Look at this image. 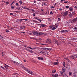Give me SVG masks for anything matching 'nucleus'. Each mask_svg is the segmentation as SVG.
<instances>
[{
  "label": "nucleus",
  "instance_id": "obj_62",
  "mask_svg": "<svg viewBox=\"0 0 77 77\" xmlns=\"http://www.w3.org/2000/svg\"><path fill=\"white\" fill-rule=\"evenodd\" d=\"M43 5H45V6H47V4L45 3H44Z\"/></svg>",
  "mask_w": 77,
  "mask_h": 77
},
{
  "label": "nucleus",
  "instance_id": "obj_36",
  "mask_svg": "<svg viewBox=\"0 0 77 77\" xmlns=\"http://www.w3.org/2000/svg\"><path fill=\"white\" fill-rule=\"evenodd\" d=\"M28 48H30L31 50H32V48L30 47H27Z\"/></svg>",
  "mask_w": 77,
  "mask_h": 77
},
{
  "label": "nucleus",
  "instance_id": "obj_45",
  "mask_svg": "<svg viewBox=\"0 0 77 77\" xmlns=\"http://www.w3.org/2000/svg\"><path fill=\"white\" fill-rule=\"evenodd\" d=\"M19 3H20V4H22V3H23V2H22V1H19Z\"/></svg>",
  "mask_w": 77,
  "mask_h": 77
},
{
  "label": "nucleus",
  "instance_id": "obj_35",
  "mask_svg": "<svg viewBox=\"0 0 77 77\" xmlns=\"http://www.w3.org/2000/svg\"><path fill=\"white\" fill-rule=\"evenodd\" d=\"M5 3L7 5H9V2H6Z\"/></svg>",
  "mask_w": 77,
  "mask_h": 77
},
{
  "label": "nucleus",
  "instance_id": "obj_5",
  "mask_svg": "<svg viewBox=\"0 0 77 77\" xmlns=\"http://www.w3.org/2000/svg\"><path fill=\"white\" fill-rule=\"evenodd\" d=\"M46 42L49 44H51V41L50 39H48L46 41Z\"/></svg>",
  "mask_w": 77,
  "mask_h": 77
},
{
  "label": "nucleus",
  "instance_id": "obj_59",
  "mask_svg": "<svg viewBox=\"0 0 77 77\" xmlns=\"http://www.w3.org/2000/svg\"><path fill=\"white\" fill-rule=\"evenodd\" d=\"M50 28L51 29V28H52V26H49Z\"/></svg>",
  "mask_w": 77,
  "mask_h": 77
},
{
  "label": "nucleus",
  "instance_id": "obj_56",
  "mask_svg": "<svg viewBox=\"0 0 77 77\" xmlns=\"http://www.w3.org/2000/svg\"><path fill=\"white\" fill-rule=\"evenodd\" d=\"M58 21H60V18H58Z\"/></svg>",
  "mask_w": 77,
  "mask_h": 77
},
{
  "label": "nucleus",
  "instance_id": "obj_48",
  "mask_svg": "<svg viewBox=\"0 0 77 77\" xmlns=\"http://www.w3.org/2000/svg\"><path fill=\"white\" fill-rule=\"evenodd\" d=\"M22 68H23V69H26V67H24V66Z\"/></svg>",
  "mask_w": 77,
  "mask_h": 77
},
{
  "label": "nucleus",
  "instance_id": "obj_53",
  "mask_svg": "<svg viewBox=\"0 0 77 77\" xmlns=\"http://www.w3.org/2000/svg\"><path fill=\"white\" fill-rule=\"evenodd\" d=\"M50 14H53V13L52 11L50 12Z\"/></svg>",
  "mask_w": 77,
  "mask_h": 77
},
{
  "label": "nucleus",
  "instance_id": "obj_24",
  "mask_svg": "<svg viewBox=\"0 0 77 77\" xmlns=\"http://www.w3.org/2000/svg\"><path fill=\"white\" fill-rule=\"evenodd\" d=\"M26 27L25 26H20V29H25V28Z\"/></svg>",
  "mask_w": 77,
  "mask_h": 77
},
{
  "label": "nucleus",
  "instance_id": "obj_3",
  "mask_svg": "<svg viewBox=\"0 0 77 77\" xmlns=\"http://www.w3.org/2000/svg\"><path fill=\"white\" fill-rule=\"evenodd\" d=\"M68 14V11H66L64 13H61L62 15L64 17H65V16H66Z\"/></svg>",
  "mask_w": 77,
  "mask_h": 77
},
{
  "label": "nucleus",
  "instance_id": "obj_51",
  "mask_svg": "<svg viewBox=\"0 0 77 77\" xmlns=\"http://www.w3.org/2000/svg\"><path fill=\"white\" fill-rule=\"evenodd\" d=\"M14 15V14H13V13H10V15Z\"/></svg>",
  "mask_w": 77,
  "mask_h": 77
},
{
  "label": "nucleus",
  "instance_id": "obj_15",
  "mask_svg": "<svg viewBox=\"0 0 77 77\" xmlns=\"http://www.w3.org/2000/svg\"><path fill=\"white\" fill-rule=\"evenodd\" d=\"M55 44H57V45H59V43L57 42V41H55Z\"/></svg>",
  "mask_w": 77,
  "mask_h": 77
},
{
  "label": "nucleus",
  "instance_id": "obj_61",
  "mask_svg": "<svg viewBox=\"0 0 77 77\" xmlns=\"http://www.w3.org/2000/svg\"><path fill=\"white\" fill-rule=\"evenodd\" d=\"M31 51V50H29V49H28V51H29V52H30V51Z\"/></svg>",
  "mask_w": 77,
  "mask_h": 77
},
{
  "label": "nucleus",
  "instance_id": "obj_31",
  "mask_svg": "<svg viewBox=\"0 0 77 77\" xmlns=\"http://www.w3.org/2000/svg\"><path fill=\"white\" fill-rule=\"evenodd\" d=\"M41 45H47V44H41Z\"/></svg>",
  "mask_w": 77,
  "mask_h": 77
},
{
  "label": "nucleus",
  "instance_id": "obj_43",
  "mask_svg": "<svg viewBox=\"0 0 77 77\" xmlns=\"http://www.w3.org/2000/svg\"><path fill=\"white\" fill-rule=\"evenodd\" d=\"M15 3V2L13 1L12 3L11 4V5H13V4H14V3Z\"/></svg>",
  "mask_w": 77,
  "mask_h": 77
},
{
  "label": "nucleus",
  "instance_id": "obj_34",
  "mask_svg": "<svg viewBox=\"0 0 77 77\" xmlns=\"http://www.w3.org/2000/svg\"><path fill=\"white\" fill-rule=\"evenodd\" d=\"M66 60H67V61H68V62H69V59L68 58H66Z\"/></svg>",
  "mask_w": 77,
  "mask_h": 77
},
{
  "label": "nucleus",
  "instance_id": "obj_64",
  "mask_svg": "<svg viewBox=\"0 0 77 77\" xmlns=\"http://www.w3.org/2000/svg\"><path fill=\"white\" fill-rule=\"evenodd\" d=\"M63 66H64V67H65V64L63 63Z\"/></svg>",
  "mask_w": 77,
  "mask_h": 77
},
{
  "label": "nucleus",
  "instance_id": "obj_13",
  "mask_svg": "<svg viewBox=\"0 0 77 77\" xmlns=\"http://www.w3.org/2000/svg\"><path fill=\"white\" fill-rule=\"evenodd\" d=\"M47 54V51H44V55L46 56Z\"/></svg>",
  "mask_w": 77,
  "mask_h": 77
},
{
  "label": "nucleus",
  "instance_id": "obj_7",
  "mask_svg": "<svg viewBox=\"0 0 77 77\" xmlns=\"http://www.w3.org/2000/svg\"><path fill=\"white\" fill-rule=\"evenodd\" d=\"M38 26H40V27H45V26H46V25L44 24H38Z\"/></svg>",
  "mask_w": 77,
  "mask_h": 77
},
{
  "label": "nucleus",
  "instance_id": "obj_18",
  "mask_svg": "<svg viewBox=\"0 0 77 77\" xmlns=\"http://www.w3.org/2000/svg\"><path fill=\"white\" fill-rule=\"evenodd\" d=\"M46 50H49L50 51V50H51V48H46Z\"/></svg>",
  "mask_w": 77,
  "mask_h": 77
},
{
  "label": "nucleus",
  "instance_id": "obj_42",
  "mask_svg": "<svg viewBox=\"0 0 77 77\" xmlns=\"http://www.w3.org/2000/svg\"><path fill=\"white\" fill-rule=\"evenodd\" d=\"M74 30H77V28L75 27L74 28H73Z\"/></svg>",
  "mask_w": 77,
  "mask_h": 77
},
{
  "label": "nucleus",
  "instance_id": "obj_12",
  "mask_svg": "<svg viewBox=\"0 0 77 77\" xmlns=\"http://www.w3.org/2000/svg\"><path fill=\"white\" fill-rule=\"evenodd\" d=\"M23 20H24V19H17V21H18V23H20V22H21V21Z\"/></svg>",
  "mask_w": 77,
  "mask_h": 77
},
{
  "label": "nucleus",
  "instance_id": "obj_16",
  "mask_svg": "<svg viewBox=\"0 0 77 77\" xmlns=\"http://www.w3.org/2000/svg\"><path fill=\"white\" fill-rule=\"evenodd\" d=\"M62 71L63 72H65V68H62Z\"/></svg>",
  "mask_w": 77,
  "mask_h": 77
},
{
  "label": "nucleus",
  "instance_id": "obj_39",
  "mask_svg": "<svg viewBox=\"0 0 77 77\" xmlns=\"http://www.w3.org/2000/svg\"><path fill=\"white\" fill-rule=\"evenodd\" d=\"M37 1H38V2H42L43 1H44V0H37Z\"/></svg>",
  "mask_w": 77,
  "mask_h": 77
},
{
  "label": "nucleus",
  "instance_id": "obj_32",
  "mask_svg": "<svg viewBox=\"0 0 77 77\" xmlns=\"http://www.w3.org/2000/svg\"><path fill=\"white\" fill-rule=\"evenodd\" d=\"M23 20H25V21H29V19H23Z\"/></svg>",
  "mask_w": 77,
  "mask_h": 77
},
{
  "label": "nucleus",
  "instance_id": "obj_22",
  "mask_svg": "<svg viewBox=\"0 0 77 77\" xmlns=\"http://www.w3.org/2000/svg\"><path fill=\"white\" fill-rule=\"evenodd\" d=\"M48 21H51V18H48Z\"/></svg>",
  "mask_w": 77,
  "mask_h": 77
},
{
  "label": "nucleus",
  "instance_id": "obj_33",
  "mask_svg": "<svg viewBox=\"0 0 77 77\" xmlns=\"http://www.w3.org/2000/svg\"><path fill=\"white\" fill-rule=\"evenodd\" d=\"M63 77H68V76H67L66 75H64L63 76Z\"/></svg>",
  "mask_w": 77,
  "mask_h": 77
},
{
  "label": "nucleus",
  "instance_id": "obj_6",
  "mask_svg": "<svg viewBox=\"0 0 77 77\" xmlns=\"http://www.w3.org/2000/svg\"><path fill=\"white\" fill-rule=\"evenodd\" d=\"M60 33H64V32L66 33V32H68V31L67 30H64L60 31Z\"/></svg>",
  "mask_w": 77,
  "mask_h": 77
},
{
  "label": "nucleus",
  "instance_id": "obj_60",
  "mask_svg": "<svg viewBox=\"0 0 77 77\" xmlns=\"http://www.w3.org/2000/svg\"><path fill=\"white\" fill-rule=\"evenodd\" d=\"M35 15H36V14H35V13L33 14V16H35Z\"/></svg>",
  "mask_w": 77,
  "mask_h": 77
},
{
  "label": "nucleus",
  "instance_id": "obj_41",
  "mask_svg": "<svg viewBox=\"0 0 77 77\" xmlns=\"http://www.w3.org/2000/svg\"><path fill=\"white\" fill-rule=\"evenodd\" d=\"M33 21L34 23H37V22H38V21L34 20H33Z\"/></svg>",
  "mask_w": 77,
  "mask_h": 77
},
{
  "label": "nucleus",
  "instance_id": "obj_14",
  "mask_svg": "<svg viewBox=\"0 0 77 77\" xmlns=\"http://www.w3.org/2000/svg\"><path fill=\"white\" fill-rule=\"evenodd\" d=\"M59 63L58 62H55L54 63V65H58Z\"/></svg>",
  "mask_w": 77,
  "mask_h": 77
},
{
  "label": "nucleus",
  "instance_id": "obj_20",
  "mask_svg": "<svg viewBox=\"0 0 77 77\" xmlns=\"http://www.w3.org/2000/svg\"><path fill=\"white\" fill-rule=\"evenodd\" d=\"M69 17H72V14H71V13L70 14H69Z\"/></svg>",
  "mask_w": 77,
  "mask_h": 77
},
{
  "label": "nucleus",
  "instance_id": "obj_27",
  "mask_svg": "<svg viewBox=\"0 0 77 77\" xmlns=\"http://www.w3.org/2000/svg\"><path fill=\"white\" fill-rule=\"evenodd\" d=\"M74 58H77V54H76V55H75L74 56Z\"/></svg>",
  "mask_w": 77,
  "mask_h": 77
},
{
  "label": "nucleus",
  "instance_id": "obj_54",
  "mask_svg": "<svg viewBox=\"0 0 77 77\" xmlns=\"http://www.w3.org/2000/svg\"><path fill=\"white\" fill-rule=\"evenodd\" d=\"M77 38H73V39H74V40H76L77 39Z\"/></svg>",
  "mask_w": 77,
  "mask_h": 77
},
{
  "label": "nucleus",
  "instance_id": "obj_8",
  "mask_svg": "<svg viewBox=\"0 0 77 77\" xmlns=\"http://www.w3.org/2000/svg\"><path fill=\"white\" fill-rule=\"evenodd\" d=\"M38 60H43L44 59L43 58H42L41 57H38Z\"/></svg>",
  "mask_w": 77,
  "mask_h": 77
},
{
  "label": "nucleus",
  "instance_id": "obj_58",
  "mask_svg": "<svg viewBox=\"0 0 77 77\" xmlns=\"http://www.w3.org/2000/svg\"><path fill=\"white\" fill-rule=\"evenodd\" d=\"M22 8L23 9H26V8H25V7H22Z\"/></svg>",
  "mask_w": 77,
  "mask_h": 77
},
{
  "label": "nucleus",
  "instance_id": "obj_9",
  "mask_svg": "<svg viewBox=\"0 0 77 77\" xmlns=\"http://www.w3.org/2000/svg\"><path fill=\"white\" fill-rule=\"evenodd\" d=\"M70 66L69 65H68L66 67V69H67V70H69L70 69Z\"/></svg>",
  "mask_w": 77,
  "mask_h": 77
},
{
  "label": "nucleus",
  "instance_id": "obj_19",
  "mask_svg": "<svg viewBox=\"0 0 77 77\" xmlns=\"http://www.w3.org/2000/svg\"><path fill=\"white\" fill-rule=\"evenodd\" d=\"M69 9L70 11H72L73 9L72 8L70 7L69 8Z\"/></svg>",
  "mask_w": 77,
  "mask_h": 77
},
{
  "label": "nucleus",
  "instance_id": "obj_50",
  "mask_svg": "<svg viewBox=\"0 0 77 77\" xmlns=\"http://www.w3.org/2000/svg\"><path fill=\"white\" fill-rule=\"evenodd\" d=\"M20 7L17 8V9H18V10H20Z\"/></svg>",
  "mask_w": 77,
  "mask_h": 77
},
{
  "label": "nucleus",
  "instance_id": "obj_4",
  "mask_svg": "<svg viewBox=\"0 0 77 77\" xmlns=\"http://www.w3.org/2000/svg\"><path fill=\"white\" fill-rule=\"evenodd\" d=\"M27 72H28V73H29V74H31V75H34L35 74L33 73V72H32V71H29L28 69H27L26 70Z\"/></svg>",
  "mask_w": 77,
  "mask_h": 77
},
{
  "label": "nucleus",
  "instance_id": "obj_37",
  "mask_svg": "<svg viewBox=\"0 0 77 77\" xmlns=\"http://www.w3.org/2000/svg\"><path fill=\"white\" fill-rule=\"evenodd\" d=\"M69 7L68 6H66V9H68V8H69Z\"/></svg>",
  "mask_w": 77,
  "mask_h": 77
},
{
  "label": "nucleus",
  "instance_id": "obj_10",
  "mask_svg": "<svg viewBox=\"0 0 77 77\" xmlns=\"http://www.w3.org/2000/svg\"><path fill=\"white\" fill-rule=\"evenodd\" d=\"M35 19H36V20H38V21H39L40 22H41V21H42V20L39 18H38L37 17H35Z\"/></svg>",
  "mask_w": 77,
  "mask_h": 77
},
{
  "label": "nucleus",
  "instance_id": "obj_2",
  "mask_svg": "<svg viewBox=\"0 0 77 77\" xmlns=\"http://www.w3.org/2000/svg\"><path fill=\"white\" fill-rule=\"evenodd\" d=\"M76 22H77V17H76L72 21H71V23L74 24V23H75Z\"/></svg>",
  "mask_w": 77,
  "mask_h": 77
},
{
  "label": "nucleus",
  "instance_id": "obj_30",
  "mask_svg": "<svg viewBox=\"0 0 77 77\" xmlns=\"http://www.w3.org/2000/svg\"><path fill=\"white\" fill-rule=\"evenodd\" d=\"M30 51V52L31 53H35V52H34V51H32L31 50Z\"/></svg>",
  "mask_w": 77,
  "mask_h": 77
},
{
  "label": "nucleus",
  "instance_id": "obj_40",
  "mask_svg": "<svg viewBox=\"0 0 77 77\" xmlns=\"http://www.w3.org/2000/svg\"><path fill=\"white\" fill-rule=\"evenodd\" d=\"M54 26L55 27V28H56V29H57V27H58V25H57H57H56Z\"/></svg>",
  "mask_w": 77,
  "mask_h": 77
},
{
  "label": "nucleus",
  "instance_id": "obj_11",
  "mask_svg": "<svg viewBox=\"0 0 77 77\" xmlns=\"http://www.w3.org/2000/svg\"><path fill=\"white\" fill-rule=\"evenodd\" d=\"M12 62L14 63H16V65L18 66L19 65V64H20V63H18V62H16L14 61H13Z\"/></svg>",
  "mask_w": 77,
  "mask_h": 77
},
{
  "label": "nucleus",
  "instance_id": "obj_26",
  "mask_svg": "<svg viewBox=\"0 0 77 77\" xmlns=\"http://www.w3.org/2000/svg\"><path fill=\"white\" fill-rule=\"evenodd\" d=\"M58 76H59V75L57 74H56L55 75V77H57Z\"/></svg>",
  "mask_w": 77,
  "mask_h": 77
},
{
  "label": "nucleus",
  "instance_id": "obj_47",
  "mask_svg": "<svg viewBox=\"0 0 77 77\" xmlns=\"http://www.w3.org/2000/svg\"><path fill=\"white\" fill-rule=\"evenodd\" d=\"M51 75L52 77H55V75Z\"/></svg>",
  "mask_w": 77,
  "mask_h": 77
},
{
  "label": "nucleus",
  "instance_id": "obj_44",
  "mask_svg": "<svg viewBox=\"0 0 77 77\" xmlns=\"http://www.w3.org/2000/svg\"><path fill=\"white\" fill-rule=\"evenodd\" d=\"M20 66H21L22 68H23V67L24 66H23V65L22 64H20Z\"/></svg>",
  "mask_w": 77,
  "mask_h": 77
},
{
  "label": "nucleus",
  "instance_id": "obj_55",
  "mask_svg": "<svg viewBox=\"0 0 77 77\" xmlns=\"http://www.w3.org/2000/svg\"><path fill=\"white\" fill-rule=\"evenodd\" d=\"M32 39H35V40L37 41H38V40L36 39V38H33Z\"/></svg>",
  "mask_w": 77,
  "mask_h": 77
},
{
  "label": "nucleus",
  "instance_id": "obj_28",
  "mask_svg": "<svg viewBox=\"0 0 77 77\" xmlns=\"http://www.w3.org/2000/svg\"><path fill=\"white\" fill-rule=\"evenodd\" d=\"M52 73H55L56 72V70H53L52 72Z\"/></svg>",
  "mask_w": 77,
  "mask_h": 77
},
{
  "label": "nucleus",
  "instance_id": "obj_49",
  "mask_svg": "<svg viewBox=\"0 0 77 77\" xmlns=\"http://www.w3.org/2000/svg\"><path fill=\"white\" fill-rule=\"evenodd\" d=\"M32 12H35V10H34L32 9Z\"/></svg>",
  "mask_w": 77,
  "mask_h": 77
},
{
  "label": "nucleus",
  "instance_id": "obj_29",
  "mask_svg": "<svg viewBox=\"0 0 77 77\" xmlns=\"http://www.w3.org/2000/svg\"><path fill=\"white\" fill-rule=\"evenodd\" d=\"M63 72H63V71H60V73L62 75V74H63Z\"/></svg>",
  "mask_w": 77,
  "mask_h": 77
},
{
  "label": "nucleus",
  "instance_id": "obj_1",
  "mask_svg": "<svg viewBox=\"0 0 77 77\" xmlns=\"http://www.w3.org/2000/svg\"><path fill=\"white\" fill-rule=\"evenodd\" d=\"M44 33L38 31H35L33 32V34L34 35H36V36L42 35Z\"/></svg>",
  "mask_w": 77,
  "mask_h": 77
},
{
  "label": "nucleus",
  "instance_id": "obj_23",
  "mask_svg": "<svg viewBox=\"0 0 77 77\" xmlns=\"http://www.w3.org/2000/svg\"><path fill=\"white\" fill-rule=\"evenodd\" d=\"M56 28L54 27H52V30H55L56 29Z\"/></svg>",
  "mask_w": 77,
  "mask_h": 77
},
{
  "label": "nucleus",
  "instance_id": "obj_25",
  "mask_svg": "<svg viewBox=\"0 0 77 77\" xmlns=\"http://www.w3.org/2000/svg\"><path fill=\"white\" fill-rule=\"evenodd\" d=\"M69 75L70 76L71 75H72V72H69Z\"/></svg>",
  "mask_w": 77,
  "mask_h": 77
},
{
  "label": "nucleus",
  "instance_id": "obj_52",
  "mask_svg": "<svg viewBox=\"0 0 77 77\" xmlns=\"http://www.w3.org/2000/svg\"><path fill=\"white\" fill-rule=\"evenodd\" d=\"M5 68H6V69H8V67H7V66H5Z\"/></svg>",
  "mask_w": 77,
  "mask_h": 77
},
{
  "label": "nucleus",
  "instance_id": "obj_63",
  "mask_svg": "<svg viewBox=\"0 0 77 77\" xmlns=\"http://www.w3.org/2000/svg\"><path fill=\"white\" fill-rule=\"evenodd\" d=\"M36 48H38L37 47H35L34 49H36Z\"/></svg>",
  "mask_w": 77,
  "mask_h": 77
},
{
  "label": "nucleus",
  "instance_id": "obj_57",
  "mask_svg": "<svg viewBox=\"0 0 77 77\" xmlns=\"http://www.w3.org/2000/svg\"><path fill=\"white\" fill-rule=\"evenodd\" d=\"M16 5H17V6H18V3H16Z\"/></svg>",
  "mask_w": 77,
  "mask_h": 77
},
{
  "label": "nucleus",
  "instance_id": "obj_46",
  "mask_svg": "<svg viewBox=\"0 0 77 77\" xmlns=\"http://www.w3.org/2000/svg\"><path fill=\"white\" fill-rule=\"evenodd\" d=\"M41 53L42 54H44V51H41Z\"/></svg>",
  "mask_w": 77,
  "mask_h": 77
},
{
  "label": "nucleus",
  "instance_id": "obj_38",
  "mask_svg": "<svg viewBox=\"0 0 77 77\" xmlns=\"http://www.w3.org/2000/svg\"><path fill=\"white\" fill-rule=\"evenodd\" d=\"M5 32H6L7 33H8V32H9V30H8V29H6L5 30Z\"/></svg>",
  "mask_w": 77,
  "mask_h": 77
},
{
  "label": "nucleus",
  "instance_id": "obj_17",
  "mask_svg": "<svg viewBox=\"0 0 77 77\" xmlns=\"http://www.w3.org/2000/svg\"><path fill=\"white\" fill-rule=\"evenodd\" d=\"M69 58H70V59H74V56H70L69 57Z\"/></svg>",
  "mask_w": 77,
  "mask_h": 77
},
{
  "label": "nucleus",
  "instance_id": "obj_21",
  "mask_svg": "<svg viewBox=\"0 0 77 77\" xmlns=\"http://www.w3.org/2000/svg\"><path fill=\"white\" fill-rule=\"evenodd\" d=\"M72 15H75V11H74L72 13Z\"/></svg>",
  "mask_w": 77,
  "mask_h": 77
}]
</instances>
